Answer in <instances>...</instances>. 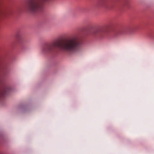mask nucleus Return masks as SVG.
<instances>
[{
	"label": "nucleus",
	"instance_id": "obj_2",
	"mask_svg": "<svg viewBox=\"0 0 154 154\" xmlns=\"http://www.w3.org/2000/svg\"><path fill=\"white\" fill-rule=\"evenodd\" d=\"M10 90L11 88L9 86L2 82L0 90V99L5 97Z\"/></svg>",
	"mask_w": 154,
	"mask_h": 154
},
{
	"label": "nucleus",
	"instance_id": "obj_4",
	"mask_svg": "<svg viewBox=\"0 0 154 154\" xmlns=\"http://www.w3.org/2000/svg\"><path fill=\"white\" fill-rule=\"evenodd\" d=\"M3 66L2 65L0 64V71L1 72H3Z\"/></svg>",
	"mask_w": 154,
	"mask_h": 154
},
{
	"label": "nucleus",
	"instance_id": "obj_3",
	"mask_svg": "<svg viewBox=\"0 0 154 154\" xmlns=\"http://www.w3.org/2000/svg\"><path fill=\"white\" fill-rule=\"evenodd\" d=\"M93 34L95 37L99 39H102L105 37V32L103 29H97L93 31Z\"/></svg>",
	"mask_w": 154,
	"mask_h": 154
},
{
	"label": "nucleus",
	"instance_id": "obj_1",
	"mask_svg": "<svg viewBox=\"0 0 154 154\" xmlns=\"http://www.w3.org/2000/svg\"><path fill=\"white\" fill-rule=\"evenodd\" d=\"M82 42L79 37L74 36L61 42L59 39L55 40L51 43L44 46L42 51L44 52H52L59 48L67 52L71 53L78 52L82 49Z\"/></svg>",
	"mask_w": 154,
	"mask_h": 154
}]
</instances>
